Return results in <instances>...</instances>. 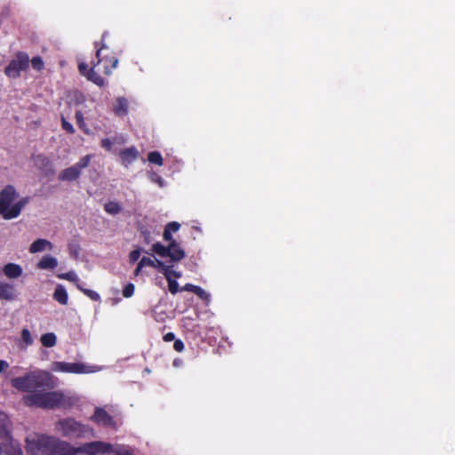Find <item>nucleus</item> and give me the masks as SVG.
Instances as JSON below:
<instances>
[{"instance_id": "1", "label": "nucleus", "mask_w": 455, "mask_h": 455, "mask_svg": "<svg viewBox=\"0 0 455 455\" xmlns=\"http://www.w3.org/2000/svg\"><path fill=\"white\" fill-rule=\"evenodd\" d=\"M26 451L29 455H70L71 444L56 437L34 435L26 440Z\"/></svg>"}, {"instance_id": "2", "label": "nucleus", "mask_w": 455, "mask_h": 455, "mask_svg": "<svg viewBox=\"0 0 455 455\" xmlns=\"http://www.w3.org/2000/svg\"><path fill=\"white\" fill-rule=\"evenodd\" d=\"M28 201V197H20L13 186L7 185L0 191V215L7 220L16 219Z\"/></svg>"}, {"instance_id": "3", "label": "nucleus", "mask_w": 455, "mask_h": 455, "mask_svg": "<svg viewBox=\"0 0 455 455\" xmlns=\"http://www.w3.org/2000/svg\"><path fill=\"white\" fill-rule=\"evenodd\" d=\"M11 384L19 391L28 394L37 393L40 388L52 386V375L44 370H35L24 376L13 378Z\"/></svg>"}, {"instance_id": "4", "label": "nucleus", "mask_w": 455, "mask_h": 455, "mask_svg": "<svg viewBox=\"0 0 455 455\" xmlns=\"http://www.w3.org/2000/svg\"><path fill=\"white\" fill-rule=\"evenodd\" d=\"M54 431L56 434L68 439L90 438L95 436L92 427L70 417L56 421Z\"/></svg>"}, {"instance_id": "5", "label": "nucleus", "mask_w": 455, "mask_h": 455, "mask_svg": "<svg viewBox=\"0 0 455 455\" xmlns=\"http://www.w3.org/2000/svg\"><path fill=\"white\" fill-rule=\"evenodd\" d=\"M23 402L28 406H36L44 409H54L63 404L64 395L60 391L27 394L23 396Z\"/></svg>"}, {"instance_id": "6", "label": "nucleus", "mask_w": 455, "mask_h": 455, "mask_svg": "<svg viewBox=\"0 0 455 455\" xmlns=\"http://www.w3.org/2000/svg\"><path fill=\"white\" fill-rule=\"evenodd\" d=\"M71 449L72 451L70 455H101L109 453H115L116 455H132L125 447H114L110 443L101 441L86 443L78 447H74L71 445Z\"/></svg>"}, {"instance_id": "7", "label": "nucleus", "mask_w": 455, "mask_h": 455, "mask_svg": "<svg viewBox=\"0 0 455 455\" xmlns=\"http://www.w3.org/2000/svg\"><path fill=\"white\" fill-rule=\"evenodd\" d=\"M0 455H22V451L10 435L9 421L4 413H0Z\"/></svg>"}, {"instance_id": "8", "label": "nucleus", "mask_w": 455, "mask_h": 455, "mask_svg": "<svg viewBox=\"0 0 455 455\" xmlns=\"http://www.w3.org/2000/svg\"><path fill=\"white\" fill-rule=\"evenodd\" d=\"M52 371L75 374H87L100 371V367L84 363L54 362Z\"/></svg>"}, {"instance_id": "9", "label": "nucleus", "mask_w": 455, "mask_h": 455, "mask_svg": "<svg viewBox=\"0 0 455 455\" xmlns=\"http://www.w3.org/2000/svg\"><path fill=\"white\" fill-rule=\"evenodd\" d=\"M29 67V57L26 52H19L10 61L4 69L6 76L16 79L20 76L22 71H26Z\"/></svg>"}, {"instance_id": "10", "label": "nucleus", "mask_w": 455, "mask_h": 455, "mask_svg": "<svg viewBox=\"0 0 455 455\" xmlns=\"http://www.w3.org/2000/svg\"><path fill=\"white\" fill-rule=\"evenodd\" d=\"M91 160L92 155L84 156L79 160V162L63 170L60 173L59 179L64 181H73L77 180L80 177L83 169L86 168L89 165Z\"/></svg>"}, {"instance_id": "11", "label": "nucleus", "mask_w": 455, "mask_h": 455, "mask_svg": "<svg viewBox=\"0 0 455 455\" xmlns=\"http://www.w3.org/2000/svg\"><path fill=\"white\" fill-rule=\"evenodd\" d=\"M106 48L105 44H102L101 47L97 50L96 52V58L98 59L97 63H92V67L89 69V71L86 74V78L89 81H92L95 84L99 86H104L105 85V80L95 71V67L100 64L103 60L100 59V52L101 50Z\"/></svg>"}, {"instance_id": "12", "label": "nucleus", "mask_w": 455, "mask_h": 455, "mask_svg": "<svg viewBox=\"0 0 455 455\" xmlns=\"http://www.w3.org/2000/svg\"><path fill=\"white\" fill-rule=\"evenodd\" d=\"M91 419L99 425L116 427V422L114 421L113 418L109 414H108V412L105 410L101 408L95 409V412L91 417Z\"/></svg>"}, {"instance_id": "13", "label": "nucleus", "mask_w": 455, "mask_h": 455, "mask_svg": "<svg viewBox=\"0 0 455 455\" xmlns=\"http://www.w3.org/2000/svg\"><path fill=\"white\" fill-rule=\"evenodd\" d=\"M140 153L135 147L127 148L119 152L121 163L125 168H128L134 161H136Z\"/></svg>"}, {"instance_id": "14", "label": "nucleus", "mask_w": 455, "mask_h": 455, "mask_svg": "<svg viewBox=\"0 0 455 455\" xmlns=\"http://www.w3.org/2000/svg\"><path fill=\"white\" fill-rule=\"evenodd\" d=\"M157 265L161 267V271L163 272V274L164 275V276H165V278H166V280L168 282V287H169L170 292L172 293V294H175L179 291H180V289L179 288L178 282L175 281V280H172L171 278V267L170 266H166L162 261H157Z\"/></svg>"}, {"instance_id": "15", "label": "nucleus", "mask_w": 455, "mask_h": 455, "mask_svg": "<svg viewBox=\"0 0 455 455\" xmlns=\"http://www.w3.org/2000/svg\"><path fill=\"white\" fill-rule=\"evenodd\" d=\"M52 248L53 245L49 240L39 238L30 244L28 251L30 253L35 254L44 251H52Z\"/></svg>"}, {"instance_id": "16", "label": "nucleus", "mask_w": 455, "mask_h": 455, "mask_svg": "<svg viewBox=\"0 0 455 455\" xmlns=\"http://www.w3.org/2000/svg\"><path fill=\"white\" fill-rule=\"evenodd\" d=\"M15 298L16 292L14 286L4 281H0V299L11 301Z\"/></svg>"}, {"instance_id": "17", "label": "nucleus", "mask_w": 455, "mask_h": 455, "mask_svg": "<svg viewBox=\"0 0 455 455\" xmlns=\"http://www.w3.org/2000/svg\"><path fill=\"white\" fill-rule=\"evenodd\" d=\"M58 266V259L49 254H46L41 258L37 262L36 267L42 270H52L56 268Z\"/></svg>"}, {"instance_id": "18", "label": "nucleus", "mask_w": 455, "mask_h": 455, "mask_svg": "<svg viewBox=\"0 0 455 455\" xmlns=\"http://www.w3.org/2000/svg\"><path fill=\"white\" fill-rule=\"evenodd\" d=\"M168 250L167 256L170 257L172 261H179L185 257V251L175 241H172L169 243Z\"/></svg>"}, {"instance_id": "19", "label": "nucleus", "mask_w": 455, "mask_h": 455, "mask_svg": "<svg viewBox=\"0 0 455 455\" xmlns=\"http://www.w3.org/2000/svg\"><path fill=\"white\" fill-rule=\"evenodd\" d=\"M3 272L6 277H8L10 279H15V278L20 277L22 275L23 269L18 264L8 263V264L4 265V267L3 268Z\"/></svg>"}, {"instance_id": "20", "label": "nucleus", "mask_w": 455, "mask_h": 455, "mask_svg": "<svg viewBox=\"0 0 455 455\" xmlns=\"http://www.w3.org/2000/svg\"><path fill=\"white\" fill-rule=\"evenodd\" d=\"M34 337L31 331L28 328H23L20 333V340L19 346L22 349H26L28 347H30L34 344Z\"/></svg>"}, {"instance_id": "21", "label": "nucleus", "mask_w": 455, "mask_h": 455, "mask_svg": "<svg viewBox=\"0 0 455 455\" xmlns=\"http://www.w3.org/2000/svg\"><path fill=\"white\" fill-rule=\"evenodd\" d=\"M53 299L61 305H66L68 303V293L66 289L62 285H58L55 288Z\"/></svg>"}, {"instance_id": "22", "label": "nucleus", "mask_w": 455, "mask_h": 455, "mask_svg": "<svg viewBox=\"0 0 455 455\" xmlns=\"http://www.w3.org/2000/svg\"><path fill=\"white\" fill-rule=\"evenodd\" d=\"M128 103L126 99L119 97L116 99L114 111L118 116H124L127 114Z\"/></svg>"}, {"instance_id": "23", "label": "nucleus", "mask_w": 455, "mask_h": 455, "mask_svg": "<svg viewBox=\"0 0 455 455\" xmlns=\"http://www.w3.org/2000/svg\"><path fill=\"white\" fill-rule=\"evenodd\" d=\"M40 341L45 347H52L57 343V336L53 332H47L41 336Z\"/></svg>"}, {"instance_id": "24", "label": "nucleus", "mask_w": 455, "mask_h": 455, "mask_svg": "<svg viewBox=\"0 0 455 455\" xmlns=\"http://www.w3.org/2000/svg\"><path fill=\"white\" fill-rule=\"evenodd\" d=\"M104 210L110 215H116L121 212V205L115 201H110L105 204Z\"/></svg>"}, {"instance_id": "25", "label": "nucleus", "mask_w": 455, "mask_h": 455, "mask_svg": "<svg viewBox=\"0 0 455 455\" xmlns=\"http://www.w3.org/2000/svg\"><path fill=\"white\" fill-rule=\"evenodd\" d=\"M76 124L79 126V128L81 130H83L86 134H89L90 133V130L86 126V124L84 122V115H83L82 111L77 110L76 112Z\"/></svg>"}, {"instance_id": "26", "label": "nucleus", "mask_w": 455, "mask_h": 455, "mask_svg": "<svg viewBox=\"0 0 455 455\" xmlns=\"http://www.w3.org/2000/svg\"><path fill=\"white\" fill-rule=\"evenodd\" d=\"M58 277L60 279L70 281V282L74 283L76 286H77V284H80L79 278L74 271H69V272H67L64 274H60L58 275Z\"/></svg>"}, {"instance_id": "27", "label": "nucleus", "mask_w": 455, "mask_h": 455, "mask_svg": "<svg viewBox=\"0 0 455 455\" xmlns=\"http://www.w3.org/2000/svg\"><path fill=\"white\" fill-rule=\"evenodd\" d=\"M148 159L152 164H157L159 166L163 165V157L157 151L150 152L148 154Z\"/></svg>"}, {"instance_id": "28", "label": "nucleus", "mask_w": 455, "mask_h": 455, "mask_svg": "<svg viewBox=\"0 0 455 455\" xmlns=\"http://www.w3.org/2000/svg\"><path fill=\"white\" fill-rule=\"evenodd\" d=\"M152 249L154 252L158 254L161 257H166L168 255V246H164L161 244L160 243H156L153 244Z\"/></svg>"}, {"instance_id": "29", "label": "nucleus", "mask_w": 455, "mask_h": 455, "mask_svg": "<svg viewBox=\"0 0 455 455\" xmlns=\"http://www.w3.org/2000/svg\"><path fill=\"white\" fill-rule=\"evenodd\" d=\"M77 288L81 291H83L86 296H88L91 299H92L94 301H99L100 299V296L99 295L98 292H96L92 290L84 289L81 286V284H77Z\"/></svg>"}, {"instance_id": "30", "label": "nucleus", "mask_w": 455, "mask_h": 455, "mask_svg": "<svg viewBox=\"0 0 455 455\" xmlns=\"http://www.w3.org/2000/svg\"><path fill=\"white\" fill-rule=\"evenodd\" d=\"M29 62L31 63L32 68L36 71H41L44 68V63L41 57L36 56L29 60Z\"/></svg>"}, {"instance_id": "31", "label": "nucleus", "mask_w": 455, "mask_h": 455, "mask_svg": "<svg viewBox=\"0 0 455 455\" xmlns=\"http://www.w3.org/2000/svg\"><path fill=\"white\" fill-rule=\"evenodd\" d=\"M157 261L159 260H154L150 258L143 257L141 259V265H145L146 267H159L161 269V267L157 265Z\"/></svg>"}, {"instance_id": "32", "label": "nucleus", "mask_w": 455, "mask_h": 455, "mask_svg": "<svg viewBox=\"0 0 455 455\" xmlns=\"http://www.w3.org/2000/svg\"><path fill=\"white\" fill-rule=\"evenodd\" d=\"M61 124L62 128L68 133L73 134L75 132L73 125L69 122H68L64 116H61Z\"/></svg>"}, {"instance_id": "33", "label": "nucleus", "mask_w": 455, "mask_h": 455, "mask_svg": "<svg viewBox=\"0 0 455 455\" xmlns=\"http://www.w3.org/2000/svg\"><path fill=\"white\" fill-rule=\"evenodd\" d=\"M135 287L132 283H128L123 290V295L125 298H130L134 293Z\"/></svg>"}, {"instance_id": "34", "label": "nucleus", "mask_w": 455, "mask_h": 455, "mask_svg": "<svg viewBox=\"0 0 455 455\" xmlns=\"http://www.w3.org/2000/svg\"><path fill=\"white\" fill-rule=\"evenodd\" d=\"M35 163L37 166L39 167H42V166H46L50 164V161L48 160L47 157L44 156H37L36 158H35Z\"/></svg>"}, {"instance_id": "35", "label": "nucleus", "mask_w": 455, "mask_h": 455, "mask_svg": "<svg viewBox=\"0 0 455 455\" xmlns=\"http://www.w3.org/2000/svg\"><path fill=\"white\" fill-rule=\"evenodd\" d=\"M140 249L133 250L129 254V261L131 263H134L140 259Z\"/></svg>"}, {"instance_id": "36", "label": "nucleus", "mask_w": 455, "mask_h": 455, "mask_svg": "<svg viewBox=\"0 0 455 455\" xmlns=\"http://www.w3.org/2000/svg\"><path fill=\"white\" fill-rule=\"evenodd\" d=\"M115 141L111 139H103L101 140V147L108 151L112 149V147L114 145Z\"/></svg>"}, {"instance_id": "37", "label": "nucleus", "mask_w": 455, "mask_h": 455, "mask_svg": "<svg viewBox=\"0 0 455 455\" xmlns=\"http://www.w3.org/2000/svg\"><path fill=\"white\" fill-rule=\"evenodd\" d=\"M194 293L203 299H209V294L199 286L196 287Z\"/></svg>"}, {"instance_id": "38", "label": "nucleus", "mask_w": 455, "mask_h": 455, "mask_svg": "<svg viewBox=\"0 0 455 455\" xmlns=\"http://www.w3.org/2000/svg\"><path fill=\"white\" fill-rule=\"evenodd\" d=\"M180 225L178 223V222H170L165 229L171 231L172 232H177L180 228Z\"/></svg>"}, {"instance_id": "39", "label": "nucleus", "mask_w": 455, "mask_h": 455, "mask_svg": "<svg viewBox=\"0 0 455 455\" xmlns=\"http://www.w3.org/2000/svg\"><path fill=\"white\" fill-rule=\"evenodd\" d=\"M173 348L177 351V352H181L183 351L184 349V344L183 342L180 340V339H177L174 341L173 343Z\"/></svg>"}, {"instance_id": "40", "label": "nucleus", "mask_w": 455, "mask_h": 455, "mask_svg": "<svg viewBox=\"0 0 455 455\" xmlns=\"http://www.w3.org/2000/svg\"><path fill=\"white\" fill-rule=\"evenodd\" d=\"M78 69L80 74L86 77V74L89 71L87 65L85 63H79Z\"/></svg>"}, {"instance_id": "41", "label": "nucleus", "mask_w": 455, "mask_h": 455, "mask_svg": "<svg viewBox=\"0 0 455 455\" xmlns=\"http://www.w3.org/2000/svg\"><path fill=\"white\" fill-rule=\"evenodd\" d=\"M196 287H197L196 285H194V284H191V283H187L185 286H183L180 289V291H187L195 292Z\"/></svg>"}, {"instance_id": "42", "label": "nucleus", "mask_w": 455, "mask_h": 455, "mask_svg": "<svg viewBox=\"0 0 455 455\" xmlns=\"http://www.w3.org/2000/svg\"><path fill=\"white\" fill-rule=\"evenodd\" d=\"M145 265H141V259L139 261L137 267L134 270V275L138 276L140 275L142 268L145 267Z\"/></svg>"}, {"instance_id": "43", "label": "nucleus", "mask_w": 455, "mask_h": 455, "mask_svg": "<svg viewBox=\"0 0 455 455\" xmlns=\"http://www.w3.org/2000/svg\"><path fill=\"white\" fill-rule=\"evenodd\" d=\"M9 368V363L8 362L4 361V360H0V373L4 372V371H6L7 369Z\"/></svg>"}, {"instance_id": "44", "label": "nucleus", "mask_w": 455, "mask_h": 455, "mask_svg": "<svg viewBox=\"0 0 455 455\" xmlns=\"http://www.w3.org/2000/svg\"><path fill=\"white\" fill-rule=\"evenodd\" d=\"M174 339H175V335L172 332H168L164 336V341H167V342L172 341V340H174Z\"/></svg>"}, {"instance_id": "45", "label": "nucleus", "mask_w": 455, "mask_h": 455, "mask_svg": "<svg viewBox=\"0 0 455 455\" xmlns=\"http://www.w3.org/2000/svg\"><path fill=\"white\" fill-rule=\"evenodd\" d=\"M164 240L169 241L170 243L172 241H173L172 238L171 231H169L167 229H164Z\"/></svg>"}, {"instance_id": "46", "label": "nucleus", "mask_w": 455, "mask_h": 455, "mask_svg": "<svg viewBox=\"0 0 455 455\" xmlns=\"http://www.w3.org/2000/svg\"><path fill=\"white\" fill-rule=\"evenodd\" d=\"M172 276H174L175 278H180L181 276V273L171 269V278Z\"/></svg>"}, {"instance_id": "47", "label": "nucleus", "mask_w": 455, "mask_h": 455, "mask_svg": "<svg viewBox=\"0 0 455 455\" xmlns=\"http://www.w3.org/2000/svg\"><path fill=\"white\" fill-rule=\"evenodd\" d=\"M109 61L112 62V68H116L117 67V64H118L117 59L112 58L111 60H109Z\"/></svg>"}, {"instance_id": "48", "label": "nucleus", "mask_w": 455, "mask_h": 455, "mask_svg": "<svg viewBox=\"0 0 455 455\" xmlns=\"http://www.w3.org/2000/svg\"><path fill=\"white\" fill-rule=\"evenodd\" d=\"M156 181L162 187L163 186V180L160 177H157L156 179Z\"/></svg>"}, {"instance_id": "49", "label": "nucleus", "mask_w": 455, "mask_h": 455, "mask_svg": "<svg viewBox=\"0 0 455 455\" xmlns=\"http://www.w3.org/2000/svg\"><path fill=\"white\" fill-rule=\"evenodd\" d=\"M104 73L106 75H109L111 73V69H109L108 67H105Z\"/></svg>"}, {"instance_id": "50", "label": "nucleus", "mask_w": 455, "mask_h": 455, "mask_svg": "<svg viewBox=\"0 0 455 455\" xmlns=\"http://www.w3.org/2000/svg\"><path fill=\"white\" fill-rule=\"evenodd\" d=\"M73 252L77 255V251H76V250H73V251H70V254H73Z\"/></svg>"}, {"instance_id": "51", "label": "nucleus", "mask_w": 455, "mask_h": 455, "mask_svg": "<svg viewBox=\"0 0 455 455\" xmlns=\"http://www.w3.org/2000/svg\"><path fill=\"white\" fill-rule=\"evenodd\" d=\"M73 252L77 255V251H76V250H73V251H70V254H73Z\"/></svg>"}, {"instance_id": "52", "label": "nucleus", "mask_w": 455, "mask_h": 455, "mask_svg": "<svg viewBox=\"0 0 455 455\" xmlns=\"http://www.w3.org/2000/svg\"><path fill=\"white\" fill-rule=\"evenodd\" d=\"M73 252L77 255V251H76V250H73V251H70V254H73Z\"/></svg>"}]
</instances>
